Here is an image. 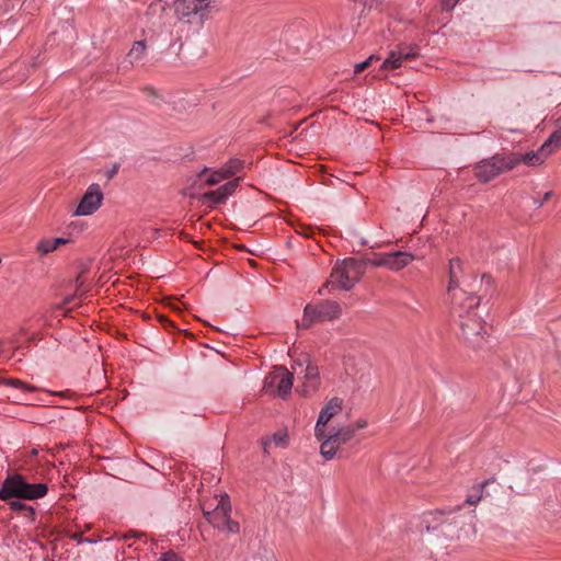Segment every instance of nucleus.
Instances as JSON below:
<instances>
[{"instance_id":"nucleus-1","label":"nucleus","mask_w":561,"mask_h":561,"mask_svg":"<svg viewBox=\"0 0 561 561\" xmlns=\"http://www.w3.org/2000/svg\"><path fill=\"white\" fill-rule=\"evenodd\" d=\"M460 273L461 261L451 259L449 261L447 290L451 299L458 301L456 313L463 337L478 344L483 339L482 333L485 332L483 316L488 312L486 308L480 305V300L474 294L478 286L482 285V280H479L477 276H466L459 279Z\"/></svg>"},{"instance_id":"nucleus-2","label":"nucleus","mask_w":561,"mask_h":561,"mask_svg":"<svg viewBox=\"0 0 561 561\" xmlns=\"http://www.w3.org/2000/svg\"><path fill=\"white\" fill-rule=\"evenodd\" d=\"M422 524L428 535L436 533L437 537L450 540L469 537L476 533L472 526V516L456 512H428L423 515Z\"/></svg>"},{"instance_id":"nucleus-3","label":"nucleus","mask_w":561,"mask_h":561,"mask_svg":"<svg viewBox=\"0 0 561 561\" xmlns=\"http://www.w3.org/2000/svg\"><path fill=\"white\" fill-rule=\"evenodd\" d=\"M367 264V257L364 261L350 257L336 262L332 268L330 280L325 287L351 290L364 276Z\"/></svg>"},{"instance_id":"nucleus-4","label":"nucleus","mask_w":561,"mask_h":561,"mask_svg":"<svg viewBox=\"0 0 561 561\" xmlns=\"http://www.w3.org/2000/svg\"><path fill=\"white\" fill-rule=\"evenodd\" d=\"M214 503L202 505L205 519L216 529L229 534H238L240 525L230 518L231 506L227 494L214 496Z\"/></svg>"},{"instance_id":"nucleus-5","label":"nucleus","mask_w":561,"mask_h":561,"mask_svg":"<svg viewBox=\"0 0 561 561\" xmlns=\"http://www.w3.org/2000/svg\"><path fill=\"white\" fill-rule=\"evenodd\" d=\"M48 488L45 483H28L20 474L8 477L1 489L0 500L20 497L25 500H37L47 494Z\"/></svg>"},{"instance_id":"nucleus-6","label":"nucleus","mask_w":561,"mask_h":561,"mask_svg":"<svg viewBox=\"0 0 561 561\" xmlns=\"http://www.w3.org/2000/svg\"><path fill=\"white\" fill-rule=\"evenodd\" d=\"M322 436H314L320 444V455L330 461L337 456V451L342 446L353 439L352 430L345 428L344 425L334 427L331 431L322 430Z\"/></svg>"},{"instance_id":"nucleus-7","label":"nucleus","mask_w":561,"mask_h":561,"mask_svg":"<svg viewBox=\"0 0 561 561\" xmlns=\"http://www.w3.org/2000/svg\"><path fill=\"white\" fill-rule=\"evenodd\" d=\"M294 373L302 385L297 387V391L301 396H309L316 392L320 386L319 369L311 363L308 356L298 359L293 366Z\"/></svg>"},{"instance_id":"nucleus-8","label":"nucleus","mask_w":561,"mask_h":561,"mask_svg":"<svg viewBox=\"0 0 561 561\" xmlns=\"http://www.w3.org/2000/svg\"><path fill=\"white\" fill-rule=\"evenodd\" d=\"M340 313L341 307L336 301L327 300L318 306L307 305L298 327L307 329L314 322L336 319Z\"/></svg>"},{"instance_id":"nucleus-9","label":"nucleus","mask_w":561,"mask_h":561,"mask_svg":"<svg viewBox=\"0 0 561 561\" xmlns=\"http://www.w3.org/2000/svg\"><path fill=\"white\" fill-rule=\"evenodd\" d=\"M415 260L414 254L407 251L375 253L367 257V264L374 267H385L391 272H400Z\"/></svg>"},{"instance_id":"nucleus-10","label":"nucleus","mask_w":561,"mask_h":561,"mask_svg":"<svg viewBox=\"0 0 561 561\" xmlns=\"http://www.w3.org/2000/svg\"><path fill=\"white\" fill-rule=\"evenodd\" d=\"M510 170H512V165L508 154H495L480 161L474 168V174L480 182L488 183L501 173Z\"/></svg>"},{"instance_id":"nucleus-11","label":"nucleus","mask_w":561,"mask_h":561,"mask_svg":"<svg viewBox=\"0 0 561 561\" xmlns=\"http://www.w3.org/2000/svg\"><path fill=\"white\" fill-rule=\"evenodd\" d=\"M293 374L285 367H276L264 380L266 392L285 399L293 388Z\"/></svg>"},{"instance_id":"nucleus-12","label":"nucleus","mask_w":561,"mask_h":561,"mask_svg":"<svg viewBox=\"0 0 561 561\" xmlns=\"http://www.w3.org/2000/svg\"><path fill=\"white\" fill-rule=\"evenodd\" d=\"M553 148L545 141L537 150H531L525 153L512 152L508 153L512 169L519 164H525L530 168L539 167L552 154Z\"/></svg>"},{"instance_id":"nucleus-13","label":"nucleus","mask_w":561,"mask_h":561,"mask_svg":"<svg viewBox=\"0 0 561 561\" xmlns=\"http://www.w3.org/2000/svg\"><path fill=\"white\" fill-rule=\"evenodd\" d=\"M103 197L100 185L96 183L91 184L81 197L73 215L79 217L92 215L102 205Z\"/></svg>"},{"instance_id":"nucleus-14","label":"nucleus","mask_w":561,"mask_h":561,"mask_svg":"<svg viewBox=\"0 0 561 561\" xmlns=\"http://www.w3.org/2000/svg\"><path fill=\"white\" fill-rule=\"evenodd\" d=\"M211 0H173V11L180 21H190L192 16L209 8Z\"/></svg>"},{"instance_id":"nucleus-15","label":"nucleus","mask_w":561,"mask_h":561,"mask_svg":"<svg viewBox=\"0 0 561 561\" xmlns=\"http://www.w3.org/2000/svg\"><path fill=\"white\" fill-rule=\"evenodd\" d=\"M343 400L337 397L331 398L320 410L316 426L314 436H322V430L328 428L329 422L342 412Z\"/></svg>"},{"instance_id":"nucleus-16","label":"nucleus","mask_w":561,"mask_h":561,"mask_svg":"<svg viewBox=\"0 0 561 561\" xmlns=\"http://www.w3.org/2000/svg\"><path fill=\"white\" fill-rule=\"evenodd\" d=\"M416 51L413 47L407 45H399L396 49L391 50L388 57L380 66V70H391L400 68L404 60L413 59Z\"/></svg>"},{"instance_id":"nucleus-17","label":"nucleus","mask_w":561,"mask_h":561,"mask_svg":"<svg viewBox=\"0 0 561 561\" xmlns=\"http://www.w3.org/2000/svg\"><path fill=\"white\" fill-rule=\"evenodd\" d=\"M241 178H234L226 184L219 186L215 191L205 193L204 199L214 204H222L229 196H231L238 188Z\"/></svg>"},{"instance_id":"nucleus-18","label":"nucleus","mask_w":561,"mask_h":561,"mask_svg":"<svg viewBox=\"0 0 561 561\" xmlns=\"http://www.w3.org/2000/svg\"><path fill=\"white\" fill-rule=\"evenodd\" d=\"M289 436L286 430H279L275 432L272 436L262 438V445L265 453H268V449L272 444L277 447L285 448L287 446Z\"/></svg>"},{"instance_id":"nucleus-19","label":"nucleus","mask_w":561,"mask_h":561,"mask_svg":"<svg viewBox=\"0 0 561 561\" xmlns=\"http://www.w3.org/2000/svg\"><path fill=\"white\" fill-rule=\"evenodd\" d=\"M68 242V239L60 237L54 239H42L41 241H38L36 250L42 255H47L48 253L57 250L59 245L67 244Z\"/></svg>"},{"instance_id":"nucleus-20","label":"nucleus","mask_w":561,"mask_h":561,"mask_svg":"<svg viewBox=\"0 0 561 561\" xmlns=\"http://www.w3.org/2000/svg\"><path fill=\"white\" fill-rule=\"evenodd\" d=\"M75 286V294L69 295L64 299L61 308H67V306L70 305L77 298L81 299L90 289L89 285L85 283L81 275H79L76 278Z\"/></svg>"},{"instance_id":"nucleus-21","label":"nucleus","mask_w":561,"mask_h":561,"mask_svg":"<svg viewBox=\"0 0 561 561\" xmlns=\"http://www.w3.org/2000/svg\"><path fill=\"white\" fill-rule=\"evenodd\" d=\"M146 54V44L144 41H137L133 44L130 50L127 54V61L130 66L140 62Z\"/></svg>"},{"instance_id":"nucleus-22","label":"nucleus","mask_w":561,"mask_h":561,"mask_svg":"<svg viewBox=\"0 0 561 561\" xmlns=\"http://www.w3.org/2000/svg\"><path fill=\"white\" fill-rule=\"evenodd\" d=\"M244 167V162L240 159L232 158L227 163H225L221 169L224 170V175L228 178L236 175L241 172Z\"/></svg>"},{"instance_id":"nucleus-23","label":"nucleus","mask_w":561,"mask_h":561,"mask_svg":"<svg viewBox=\"0 0 561 561\" xmlns=\"http://www.w3.org/2000/svg\"><path fill=\"white\" fill-rule=\"evenodd\" d=\"M3 385L22 390L23 392H34L36 387L28 385L20 379L7 378L2 381Z\"/></svg>"},{"instance_id":"nucleus-24","label":"nucleus","mask_w":561,"mask_h":561,"mask_svg":"<svg viewBox=\"0 0 561 561\" xmlns=\"http://www.w3.org/2000/svg\"><path fill=\"white\" fill-rule=\"evenodd\" d=\"M228 179L227 175H224V170L220 168L218 170L211 171L208 178L206 179V183L209 185H216L219 182Z\"/></svg>"},{"instance_id":"nucleus-25","label":"nucleus","mask_w":561,"mask_h":561,"mask_svg":"<svg viewBox=\"0 0 561 561\" xmlns=\"http://www.w3.org/2000/svg\"><path fill=\"white\" fill-rule=\"evenodd\" d=\"M15 348L13 341H3L0 343V358L10 359L12 357L11 351Z\"/></svg>"},{"instance_id":"nucleus-26","label":"nucleus","mask_w":561,"mask_h":561,"mask_svg":"<svg viewBox=\"0 0 561 561\" xmlns=\"http://www.w3.org/2000/svg\"><path fill=\"white\" fill-rule=\"evenodd\" d=\"M550 148H553V151L561 145V125L558 124V129L549 136L546 140Z\"/></svg>"},{"instance_id":"nucleus-27","label":"nucleus","mask_w":561,"mask_h":561,"mask_svg":"<svg viewBox=\"0 0 561 561\" xmlns=\"http://www.w3.org/2000/svg\"><path fill=\"white\" fill-rule=\"evenodd\" d=\"M367 426V421L364 419H359L352 424L344 425L345 428L352 430V437L354 438L357 431L364 430Z\"/></svg>"},{"instance_id":"nucleus-28","label":"nucleus","mask_w":561,"mask_h":561,"mask_svg":"<svg viewBox=\"0 0 561 561\" xmlns=\"http://www.w3.org/2000/svg\"><path fill=\"white\" fill-rule=\"evenodd\" d=\"M377 60L379 59L377 56L375 55H370L366 60L362 61V62H358L355 65L354 67V72L355 73H359L362 72L363 70H365L368 66L371 65L373 60Z\"/></svg>"},{"instance_id":"nucleus-29","label":"nucleus","mask_w":561,"mask_h":561,"mask_svg":"<svg viewBox=\"0 0 561 561\" xmlns=\"http://www.w3.org/2000/svg\"><path fill=\"white\" fill-rule=\"evenodd\" d=\"M158 561H181L179 556L173 551L163 553Z\"/></svg>"},{"instance_id":"nucleus-30","label":"nucleus","mask_w":561,"mask_h":561,"mask_svg":"<svg viewBox=\"0 0 561 561\" xmlns=\"http://www.w3.org/2000/svg\"><path fill=\"white\" fill-rule=\"evenodd\" d=\"M552 194H553V193H552L551 191H549V192H546V193H545V195L542 196V199H534V204H535V206H536L537 208H540V207L543 205V203H545L546 201H548V199L552 196Z\"/></svg>"},{"instance_id":"nucleus-31","label":"nucleus","mask_w":561,"mask_h":561,"mask_svg":"<svg viewBox=\"0 0 561 561\" xmlns=\"http://www.w3.org/2000/svg\"><path fill=\"white\" fill-rule=\"evenodd\" d=\"M22 506H23V505H22V503H21V502H19V501H13V502H11V507H12L13 510H20V508H22Z\"/></svg>"},{"instance_id":"nucleus-32","label":"nucleus","mask_w":561,"mask_h":561,"mask_svg":"<svg viewBox=\"0 0 561 561\" xmlns=\"http://www.w3.org/2000/svg\"><path fill=\"white\" fill-rule=\"evenodd\" d=\"M39 453V449L37 448H33L31 451H30V457H36Z\"/></svg>"},{"instance_id":"nucleus-33","label":"nucleus","mask_w":561,"mask_h":561,"mask_svg":"<svg viewBox=\"0 0 561 561\" xmlns=\"http://www.w3.org/2000/svg\"><path fill=\"white\" fill-rule=\"evenodd\" d=\"M478 501H479V499L474 500V497H471V496L467 500V502L470 503V504H474Z\"/></svg>"},{"instance_id":"nucleus-34","label":"nucleus","mask_w":561,"mask_h":561,"mask_svg":"<svg viewBox=\"0 0 561 561\" xmlns=\"http://www.w3.org/2000/svg\"><path fill=\"white\" fill-rule=\"evenodd\" d=\"M459 0H454L453 7L458 2Z\"/></svg>"}]
</instances>
